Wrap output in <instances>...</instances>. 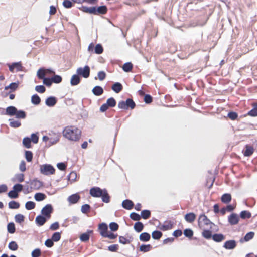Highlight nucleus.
Wrapping results in <instances>:
<instances>
[{"label": "nucleus", "instance_id": "obj_1", "mask_svg": "<svg viewBox=\"0 0 257 257\" xmlns=\"http://www.w3.org/2000/svg\"><path fill=\"white\" fill-rule=\"evenodd\" d=\"M63 135L69 140L76 141L80 139L81 131L75 126H67L63 130Z\"/></svg>", "mask_w": 257, "mask_h": 257}, {"label": "nucleus", "instance_id": "obj_2", "mask_svg": "<svg viewBox=\"0 0 257 257\" xmlns=\"http://www.w3.org/2000/svg\"><path fill=\"white\" fill-rule=\"evenodd\" d=\"M90 195L94 197H102V201L105 203L109 202V196L105 189H101L99 187H93L90 190Z\"/></svg>", "mask_w": 257, "mask_h": 257}, {"label": "nucleus", "instance_id": "obj_3", "mask_svg": "<svg viewBox=\"0 0 257 257\" xmlns=\"http://www.w3.org/2000/svg\"><path fill=\"white\" fill-rule=\"evenodd\" d=\"M198 226L201 229L212 228L214 225L204 214L200 215L198 218Z\"/></svg>", "mask_w": 257, "mask_h": 257}, {"label": "nucleus", "instance_id": "obj_4", "mask_svg": "<svg viewBox=\"0 0 257 257\" xmlns=\"http://www.w3.org/2000/svg\"><path fill=\"white\" fill-rule=\"evenodd\" d=\"M40 171L42 174L49 176L54 174L55 169L50 164H43L40 166Z\"/></svg>", "mask_w": 257, "mask_h": 257}, {"label": "nucleus", "instance_id": "obj_5", "mask_svg": "<svg viewBox=\"0 0 257 257\" xmlns=\"http://www.w3.org/2000/svg\"><path fill=\"white\" fill-rule=\"evenodd\" d=\"M135 103L131 99H127L126 101H121L118 103V107L120 109H128L129 108L134 109L135 107Z\"/></svg>", "mask_w": 257, "mask_h": 257}, {"label": "nucleus", "instance_id": "obj_6", "mask_svg": "<svg viewBox=\"0 0 257 257\" xmlns=\"http://www.w3.org/2000/svg\"><path fill=\"white\" fill-rule=\"evenodd\" d=\"M76 72L78 75H80L84 78H87L90 75V68L88 66H85L83 68L79 67L77 69Z\"/></svg>", "mask_w": 257, "mask_h": 257}, {"label": "nucleus", "instance_id": "obj_7", "mask_svg": "<svg viewBox=\"0 0 257 257\" xmlns=\"http://www.w3.org/2000/svg\"><path fill=\"white\" fill-rule=\"evenodd\" d=\"M53 208L51 205L47 204L41 210V213L48 218L50 217V214L52 212Z\"/></svg>", "mask_w": 257, "mask_h": 257}, {"label": "nucleus", "instance_id": "obj_8", "mask_svg": "<svg viewBox=\"0 0 257 257\" xmlns=\"http://www.w3.org/2000/svg\"><path fill=\"white\" fill-rule=\"evenodd\" d=\"M9 70L11 72H14L15 70L16 71H20L22 70V66L21 62H15L12 64H8Z\"/></svg>", "mask_w": 257, "mask_h": 257}, {"label": "nucleus", "instance_id": "obj_9", "mask_svg": "<svg viewBox=\"0 0 257 257\" xmlns=\"http://www.w3.org/2000/svg\"><path fill=\"white\" fill-rule=\"evenodd\" d=\"M59 136L57 135H54L53 136L49 137V140L47 143L46 147H49L53 145L56 144L59 141Z\"/></svg>", "mask_w": 257, "mask_h": 257}, {"label": "nucleus", "instance_id": "obj_10", "mask_svg": "<svg viewBox=\"0 0 257 257\" xmlns=\"http://www.w3.org/2000/svg\"><path fill=\"white\" fill-rule=\"evenodd\" d=\"M239 220V216L235 213L231 214L228 217V221L231 225H235L237 224Z\"/></svg>", "mask_w": 257, "mask_h": 257}, {"label": "nucleus", "instance_id": "obj_11", "mask_svg": "<svg viewBox=\"0 0 257 257\" xmlns=\"http://www.w3.org/2000/svg\"><path fill=\"white\" fill-rule=\"evenodd\" d=\"M236 245V242L234 240H231L226 241L223 246L227 249H232L235 247Z\"/></svg>", "mask_w": 257, "mask_h": 257}, {"label": "nucleus", "instance_id": "obj_12", "mask_svg": "<svg viewBox=\"0 0 257 257\" xmlns=\"http://www.w3.org/2000/svg\"><path fill=\"white\" fill-rule=\"evenodd\" d=\"M99 229L100 230V234L104 237L105 235L108 232V227L106 224L102 223L99 225Z\"/></svg>", "mask_w": 257, "mask_h": 257}, {"label": "nucleus", "instance_id": "obj_13", "mask_svg": "<svg viewBox=\"0 0 257 257\" xmlns=\"http://www.w3.org/2000/svg\"><path fill=\"white\" fill-rule=\"evenodd\" d=\"M31 188L34 190L39 189L43 185V183L41 181L38 180H34L31 183Z\"/></svg>", "mask_w": 257, "mask_h": 257}, {"label": "nucleus", "instance_id": "obj_14", "mask_svg": "<svg viewBox=\"0 0 257 257\" xmlns=\"http://www.w3.org/2000/svg\"><path fill=\"white\" fill-rule=\"evenodd\" d=\"M57 102V99L54 97H49L46 99L45 101V104L47 106L49 107L54 106Z\"/></svg>", "mask_w": 257, "mask_h": 257}, {"label": "nucleus", "instance_id": "obj_15", "mask_svg": "<svg viewBox=\"0 0 257 257\" xmlns=\"http://www.w3.org/2000/svg\"><path fill=\"white\" fill-rule=\"evenodd\" d=\"M24 180V175L22 173L16 174L12 179L13 182H22Z\"/></svg>", "mask_w": 257, "mask_h": 257}, {"label": "nucleus", "instance_id": "obj_16", "mask_svg": "<svg viewBox=\"0 0 257 257\" xmlns=\"http://www.w3.org/2000/svg\"><path fill=\"white\" fill-rule=\"evenodd\" d=\"M184 218L187 222L192 223L195 220L196 215L193 213H189L185 215Z\"/></svg>", "mask_w": 257, "mask_h": 257}, {"label": "nucleus", "instance_id": "obj_17", "mask_svg": "<svg viewBox=\"0 0 257 257\" xmlns=\"http://www.w3.org/2000/svg\"><path fill=\"white\" fill-rule=\"evenodd\" d=\"M172 228V224L170 221H166L163 224L160 225V229L166 231L171 229Z\"/></svg>", "mask_w": 257, "mask_h": 257}, {"label": "nucleus", "instance_id": "obj_18", "mask_svg": "<svg viewBox=\"0 0 257 257\" xmlns=\"http://www.w3.org/2000/svg\"><path fill=\"white\" fill-rule=\"evenodd\" d=\"M93 233L92 230H88L87 232L83 233L80 236V239L83 242L87 241L89 239L90 234Z\"/></svg>", "mask_w": 257, "mask_h": 257}, {"label": "nucleus", "instance_id": "obj_19", "mask_svg": "<svg viewBox=\"0 0 257 257\" xmlns=\"http://www.w3.org/2000/svg\"><path fill=\"white\" fill-rule=\"evenodd\" d=\"M122 207L127 210L131 209L134 205L133 202L130 200H125L122 202Z\"/></svg>", "mask_w": 257, "mask_h": 257}, {"label": "nucleus", "instance_id": "obj_20", "mask_svg": "<svg viewBox=\"0 0 257 257\" xmlns=\"http://www.w3.org/2000/svg\"><path fill=\"white\" fill-rule=\"evenodd\" d=\"M80 77L77 74L73 75L70 80L71 85L75 86L78 85L80 83Z\"/></svg>", "mask_w": 257, "mask_h": 257}, {"label": "nucleus", "instance_id": "obj_21", "mask_svg": "<svg viewBox=\"0 0 257 257\" xmlns=\"http://www.w3.org/2000/svg\"><path fill=\"white\" fill-rule=\"evenodd\" d=\"M17 110V108L14 106H9L6 108V113L10 116H14L15 115Z\"/></svg>", "mask_w": 257, "mask_h": 257}, {"label": "nucleus", "instance_id": "obj_22", "mask_svg": "<svg viewBox=\"0 0 257 257\" xmlns=\"http://www.w3.org/2000/svg\"><path fill=\"white\" fill-rule=\"evenodd\" d=\"M80 199V196L77 194H74L70 196L68 198V201L72 204H74L77 202Z\"/></svg>", "mask_w": 257, "mask_h": 257}, {"label": "nucleus", "instance_id": "obj_23", "mask_svg": "<svg viewBox=\"0 0 257 257\" xmlns=\"http://www.w3.org/2000/svg\"><path fill=\"white\" fill-rule=\"evenodd\" d=\"M112 89L115 92V93H119L120 92L122 89V85L119 83V82H116L112 86Z\"/></svg>", "mask_w": 257, "mask_h": 257}, {"label": "nucleus", "instance_id": "obj_24", "mask_svg": "<svg viewBox=\"0 0 257 257\" xmlns=\"http://www.w3.org/2000/svg\"><path fill=\"white\" fill-rule=\"evenodd\" d=\"M46 221V218L43 216L39 215L36 218V222L39 226L43 225Z\"/></svg>", "mask_w": 257, "mask_h": 257}, {"label": "nucleus", "instance_id": "obj_25", "mask_svg": "<svg viewBox=\"0 0 257 257\" xmlns=\"http://www.w3.org/2000/svg\"><path fill=\"white\" fill-rule=\"evenodd\" d=\"M92 92L95 95L99 96L103 93V90L101 87L97 86L94 87Z\"/></svg>", "mask_w": 257, "mask_h": 257}, {"label": "nucleus", "instance_id": "obj_26", "mask_svg": "<svg viewBox=\"0 0 257 257\" xmlns=\"http://www.w3.org/2000/svg\"><path fill=\"white\" fill-rule=\"evenodd\" d=\"M212 239L216 242H221L225 239L224 236L222 234H215L212 236Z\"/></svg>", "mask_w": 257, "mask_h": 257}, {"label": "nucleus", "instance_id": "obj_27", "mask_svg": "<svg viewBox=\"0 0 257 257\" xmlns=\"http://www.w3.org/2000/svg\"><path fill=\"white\" fill-rule=\"evenodd\" d=\"M231 200V196L230 194L225 193L221 197V201L225 203H229Z\"/></svg>", "mask_w": 257, "mask_h": 257}, {"label": "nucleus", "instance_id": "obj_28", "mask_svg": "<svg viewBox=\"0 0 257 257\" xmlns=\"http://www.w3.org/2000/svg\"><path fill=\"white\" fill-rule=\"evenodd\" d=\"M10 125L14 128H17L21 125V122L19 120H15L14 119H10Z\"/></svg>", "mask_w": 257, "mask_h": 257}, {"label": "nucleus", "instance_id": "obj_29", "mask_svg": "<svg viewBox=\"0 0 257 257\" xmlns=\"http://www.w3.org/2000/svg\"><path fill=\"white\" fill-rule=\"evenodd\" d=\"M31 140L29 137H25L23 140V144L27 148L31 147Z\"/></svg>", "mask_w": 257, "mask_h": 257}, {"label": "nucleus", "instance_id": "obj_30", "mask_svg": "<svg viewBox=\"0 0 257 257\" xmlns=\"http://www.w3.org/2000/svg\"><path fill=\"white\" fill-rule=\"evenodd\" d=\"M253 108L249 111L247 114L250 116H257V103H254L253 104Z\"/></svg>", "mask_w": 257, "mask_h": 257}, {"label": "nucleus", "instance_id": "obj_31", "mask_svg": "<svg viewBox=\"0 0 257 257\" xmlns=\"http://www.w3.org/2000/svg\"><path fill=\"white\" fill-rule=\"evenodd\" d=\"M46 198V195L42 193H37L35 194L34 198L36 201H41L44 200Z\"/></svg>", "mask_w": 257, "mask_h": 257}, {"label": "nucleus", "instance_id": "obj_32", "mask_svg": "<svg viewBox=\"0 0 257 257\" xmlns=\"http://www.w3.org/2000/svg\"><path fill=\"white\" fill-rule=\"evenodd\" d=\"M150 239V235L148 233H142L140 235V239L142 241H148Z\"/></svg>", "mask_w": 257, "mask_h": 257}, {"label": "nucleus", "instance_id": "obj_33", "mask_svg": "<svg viewBox=\"0 0 257 257\" xmlns=\"http://www.w3.org/2000/svg\"><path fill=\"white\" fill-rule=\"evenodd\" d=\"M253 149L252 147L246 146V149L244 152V155L245 156H250L253 153Z\"/></svg>", "mask_w": 257, "mask_h": 257}, {"label": "nucleus", "instance_id": "obj_34", "mask_svg": "<svg viewBox=\"0 0 257 257\" xmlns=\"http://www.w3.org/2000/svg\"><path fill=\"white\" fill-rule=\"evenodd\" d=\"M41 101L40 98L38 95L35 94L33 95L31 97V102L35 105H38Z\"/></svg>", "mask_w": 257, "mask_h": 257}, {"label": "nucleus", "instance_id": "obj_35", "mask_svg": "<svg viewBox=\"0 0 257 257\" xmlns=\"http://www.w3.org/2000/svg\"><path fill=\"white\" fill-rule=\"evenodd\" d=\"M18 87V83H12L9 86H6L5 89L8 90L10 89L12 91H14L17 89Z\"/></svg>", "mask_w": 257, "mask_h": 257}, {"label": "nucleus", "instance_id": "obj_36", "mask_svg": "<svg viewBox=\"0 0 257 257\" xmlns=\"http://www.w3.org/2000/svg\"><path fill=\"white\" fill-rule=\"evenodd\" d=\"M203 231L202 232V235L206 239H210L211 238L212 236V233L209 230H208L207 229H202Z\"/></svg>", "mask_w": 257, "mask_h": 257}, {"label": "nucleus", "instance_id": "obj_37", "mask_svg": "<svg viewBox=\"0 0 257 257\" xmlns=\"http://www.w3.org/2000/svg\"><path fill=\"white\" fill-rule=\"evenodd\" d=\"M37 75L39 79H43L46 76L45 73V69L41 68L38 70Z\"/></svg>", "mask_w": 257, "mask_h": 257}, {"label": "nucleus", "instance_id": "obj_38", "mask_svg": "<svg viewBox=\"0 0 257 257\" xmlns=\"http://www.w3.org/2000/svg\"><path fill=\"white\" fill-rule=\"evenodd\" d=\"M143 224L140 222H138L134 225V229L138 232H141L143 230Z\"/></svg>", "mask_w": 257, "mask_h": 257}, {"label": "nucleus", "instance_id": "obj_39", "mask_svg": "<svg viewBox=\"0 0 257 257\" xmlns=\"http://www.w3.org/2000/svg\"><path fill=\"white\" fill-rule=\"evenodd\" d=\"M107 11V8L105 6H100L97 9L95 14H105Z\"/></svg>", "mask_w": 257, "mask_h": 257}, {"label": "nucleus", "instance_id": "obj_40", "mask_svg": "<svg viewBox=\"0 0 257 257\" xmlns=\"http://www.w3.org/2000/svg\"><path fill=\"white\" fill-rule=\"evenodd\" d=\"M9 207L11 209H18L20 207V204L15 201H11L9 203Z\"/></svg>", "mask_w": 257, "mask_h": 257}, {"label": "nucleus", "instance_id": "obj_41", "mask_svg": "<svg viewBox=\"0 0 257 257\" xmlns=\"http://www.w3.org/2000/svg\"><path fill=\"white\" fill-rule=\"evenodd\" d=\"M15 116L17 118H25L26 117V113L24 111L17 110Z\"/></svg>", "mask_w": 257, "mask_h": 257}, {"label": "nucleus", "instance_id": "obj_42", "mask_svg": "<svg viewBox=\"0 0 257 257\" xmlns=\"http://www.w3.org/2000/svg\"><path fill=\"white\" fill-rule=\"evenodd\" d=\"M254 235V233L253 232H249L245 235L243 240L244 241H248L253 238Z\"/></svg>", "mask_w": 257, "mask_h": 257}, {"label": "nucleus", "instance_id": "obj_43", "mask_svg": "<svg viewBox=\"0 0 257 257\" xmlns=\"http://www.w3.org/2000/svg\"><path fill=\"white\" fill-rule=\"evenodd\" d=\"M240 216L242 219L249 218L251 217V213L247 211H243L241 212Z\"/></svg>", "mask_w": 257, "mask_h": 257}, {"label": "nucleus", "instance_id": "obj_44", "mask_svg": "<svg viewBox=\"0 0 257 257\" xmlns=\"http://www.w3.org/2000/svg\"><path fill=\"white\" fill-rule=\"evenodd\" d=\"M26 159L28 162H31L33 158V153L30 151H26L25 153Z\"/></svg>", "mask_w": 257, "mask_h": 257}, {"label": "nucleus", "instance_id": "obj_45", "mask_svg": "<svg viewBox=\"0 0 257 257\" xmlns=\"http://www.w3.org/2000/svg\"><path fill=\"white\" fill-rule=\"evenodd\" d=\"M83 10L84 12H88L91 14H92V13L95 14L96 13V8L95 7H83Z\"/></svg>", "mask_w": 257, "mask_h": 257}, {"label": "nucleus", "instance_id": "obj_46", "mask_svg": "<svg viewBox=\"0 0 257 257\" xmlns=\"http://www.w3.org/2000/svg\"><path fill=\"white\" fill-rule=\"evenodd\" d=\"M151 246L150 245H142L140 247V250L143 252H148L150 250Z\"/></svg>", "mask_w": 257, "mask_h": 257}, {"label": "nucleus", "instance_id": "obj_47", "mask_svg": "<svg viewBox=\"0 0 257 257\" xmlns=\"http://www.w3.org/2000/svg\"><path fill=\"white\" fill-rule=\"evenodd\" d=\"M122 69L125 72H129L132 69V64L129 62L126 63L123 65Z\"/></svg>", "mask_w": 257, "mask_h": 257}, {"label": "nucleus", "instance_id": "obj_48", "mask_svg": "<svg viewBox=\"0 0 257 257\" xmlns=\"http://www.w3.org/2000/svg\"><path fill=\"white\" fill-rule=\"evenodd\" d=\"M8 231L10 233H14L15 231V225L13 223H10L7 226Z\"/></svg>", "mask_w": 257, "mask_h": 257}, {"label": "nucleus", "instance_id": "obj_49", "mask_svg": "<svg viewBox=\"0 0 257 257\" xmlns=\"http://www.w3.org/2000/svg\"><path fill=\"white\" fill-rule=\"evenodd\" d=\"M162 233L159 231H155L152 232V237L155 239H159L162 236Z\"/></svg>", "mask_w": 257, "mask_h": 257}, {"label": "nucleus", "instance_id": "obj_50", "mask_svg": "<svg viewBox=\"0 0 257 257\" xmlns=\"http://www.w3.org/2000/svg\"><path fill=\"white\" fill-rule=\"evenodd\" d=\"M9 248L12 250L15 251L17 250L18 246L16 242L11 241L9 244Z\"/></svg>", "mask_w": 257, "mask_h": 257}, {"label": "nucleus", "instance_id": "obj_51", "mask_svg": "<svg viewBox=\"0 0 257 257\" xmlns=\"http://www.w3.org/2000/svg\"><path fill=\"white\" fill-rule=\"evenodd\" d=\"M76 173L75 172H72L70 173L68 176V180L70 181L71 183H72L76 180Z\"/></svg>", "mask_w": 257, "mask_h": 257}, {"label": "nucleus", "instance_id": "obj_52", "mask_svg": "<svg viewBox=\"0 0 257 257\" xmlns=\"http://www.w3.org/2000/svg\"><path fill=\"white\" fill-rule=\"evenodd\" d=\"M23 185L20 184H16L14 185L13 189L17 193L23 190Z\"/></svg>", "mask_w": 257, "mask_h": 257}, {"label": "nucleus", "instance_id": "obj_53", "mask_svg": "<svg viewBox=\"0 0 257 257\" xmlns=\"http://www.w3.org/2000/svg\"><path fill=\"white\" fill-rule=\"evenodd\" d=\"M35 204L32 201H28L25 204L26 208L27 210H31L34 208Z\"/></svg>", "mask_w": 257, "mask_h": 257}, {"label": "nucleus", "instance_id": "obj_54", "mask_svg": "<svg viewBox=\"0 0 257 257\" xmlns=\"http://www.w3.org/2000/svg\"><path fill=\"white\" fill-rule=\"evenodd\" d=\"M103 48L102 46L98 44H97L95 47V53L98 54H101L103 52Z\"/></svg>", "mask_w": 257, "mask_h": 257}, {"label": "nucleus", "instance_id": "obj_55", "mask_svg": "<svg viewBox=\"0 0 257 257\" xmlns=\"http://www.w3.org/2000/svg\"><path fill=\"white\" fill-rule=\"evenodd\" d=\"M15 218L16 222L20 223L24 221V216L22 214H19L15 216Z\"/></svg>", "mask_w": 257, "mask_h": 257}, {"label": "nucleus", "instance_id": "obj_56", "mask_svg": "<svg viewBox=\"0 0 257 257\" xmlns=\"http://www.w3.org/2000/svg\"><path fill=\"white\" fill-rule=\"evenodd\" d=\"M41 254V251L39 248L34 249L31 253V255L32 257H39Z\"/></svg>", "mask_w": 257, "mask_h": 257}, {"label": "nucleus", "instance_id": "obj_57", "mask_svg": "<svg viewBox=\"0 0 257 257\" xmlns=\"http://www.w3.org/2000/svg\"><path fill=\"white\" fill-rule=\"evenodd\" d=\"M150 212L147 210H144L141 212V216L145 219L148 218L150 216Z\"/></svg>", "mask_w": 257, "mask_h": 257}, {"label": "nucleus", "instance_id": "obj_58", "mask_svg": "<svg viewBox=\"0 0 257 257\" xmlns=\"http://www.w3.org/2000/svg\"><path fill=\"white\" fill-rule=\"evenodd\" d=\"M61 238V234L59 232H55L54 233L52 236V239L53 241L57 242L59 241L60 239Z\"/></svg>", "mask_w": 257, "mask_h": 257}, {"label": "nucleus", "instance_id": "obj_59", "mask_svg": "<svg viewBox=\"0 0 257 257\" xmlns=\"http://www.w3.org/2000/svg\"><path fill=\"white\" fill-rule=\"evenodd\" d=\"M106 104H108V106L114 107L116 105V101L113 98H110L107 99Z\"/></svg>", "mask_w": 257, "mask_h": 257}, {"label": "nucleus", "instance_id": "obj_60", "mask_svg": "<svg viewBox=\"0 0 257 257\" xmlns=\"http://www.w3.org/2000/svg\"><path fill=\"white\" fill-rule=\"evenodd\" d=\"M184 234L186 237H191L193 235V232L190 229H186L184 231Z\"/></svg>", "mask_w": 257, "mask_h": 257}, {"label": "nucleus", "instance_id": "obj_61", "mask_svg": "<svg viewBox=\"0 0 257 257\" xmlns=\"http://www.w3.org/2000/svg\"><path fill=\"white\" fill-rule=\"evenodd\" d=\"M52 82L59 83L62 81V78L59 75H54V76L52 78Z\"/></svg>", "mask_w": 257, "mask_h": 257}, {"label": "nucleus", "instance_id": "obj_62", "mask_svg": "<svg viewBox=\"0 0 257 257\" xmlns=\"http://www.w3.org/2000/svg\"><path fill=\"white\" fill-rule=\"evenodd\" d=\"M8 196L11 198H17L18 197V194L13 189L8 193Z\"/></svg>", "mask_w": 257, "mask_h": 257}, {"label": "nucleus", "instance_id": "obj_63", "mask_svg": "<svg viewBox=\"0 0 257 257\" xmlns=\"http://www.w3.org/2000/svg\"><path fill=\"white\" fill-rule=\"evenodd\" d=\"M31 140L35 144H37L39 140V137L37 134H32L31 136Z\"/></svg>", "mask_w": 257, "mask_h": 257}, {"label": "nucleus", "instance_id": "obj_64", "mask_svg": "<svg viewBox=\"0 0 257 257\" xmlns=\"http://www.w3.org/2000/svg\"><path fill=\"white\" fill-rule=\"evenodd\" d=\"M35 90L39 93H44L45 91V88L43 85H38L35 87Z\"/></svg>", "mask_w": 257, "mask_h": 257}]
</instances>
